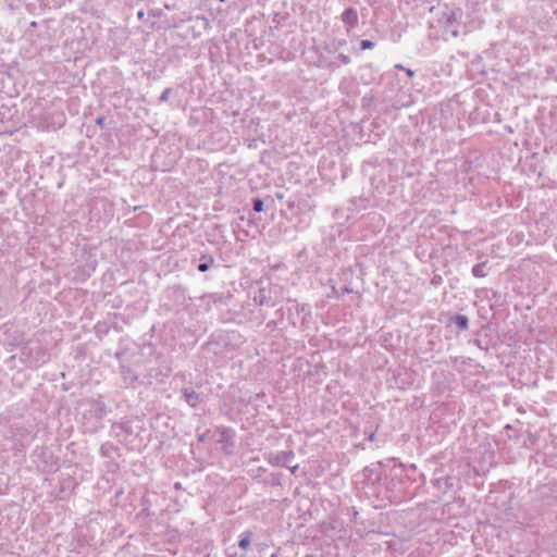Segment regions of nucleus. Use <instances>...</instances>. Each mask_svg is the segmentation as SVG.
<instances>
[{"mask_svg":"<svg viewBox=\"0 0 557 557\" xmlns=\"http://www.w3.org/2000/svg\"><path fill=\"white\" fill-rule=\"evenodd\" d=\"M342 20L345 24L349 25L350 27H354L358 23V14L357 11L352 8H349L344 11L342 14Z\"/></svg>","mask_w":557,"mask_h":557,"instance_id":"1","label":"nucleus"},{"mask_svg":"<svg viewBox=\"0 0 557 557\" xmlns=\"http://www.w3.org/2000/svg\"><path fill=\"white\" fill-rule=\"evenodd\" d=\"M250 542H251V533H250V532H246V533L242 536V539H240V541H239L238 545H239V547H240L242 549L247 550V549L249 548V546H250Z\"/></svg>","mask_w":557,"mask_h":557,"instance_id":"2","label":"nucleus"},{"mask_svg":"<svg viewBox=\"0 0 557 557\" xmlns=\"http://www.w3.org/2000/svg\"><path fill=\"white\" fill-rule=\"evenodd\" d=\"M454 321L457 324V326L460 329H466L468 326V320L463 315H456L454 318Z\"/></svg>","mask_w":557,"mask_h":557,"instance_id":"3","label":"nucleus"},{"mask_svg":"<svg viewBox=\"0 0 557 557\" xmlns=\"http://www.w3.org/2000/svg\"><path fill=\"white\" fill-rule=\"evenodd\" d=\"M186 400L191 405L196 406L198 403V395L195 392L185 393Z\"/></svg>","mask_w":557,"mask_h":557,"instance_id":"4","label":"nucleus"},{"mask_svg":"<svg viewBox=\"0 0 557 557\" xmlns=\"http://www.w3.org/2000/svg\"><path fill=\"white\" fill-rule=\"evenodd\" d=\"M253 210L256 212H261L263 210V202L261 199H256L253 201Z\"/></svg>","mask_w":557,"mask_h":557,"instance_id":"5","label":"nucleus"},{"mask_svg":"<svg viewBox=\"0 0 557 557\" xmlns=\"http://www.w3.org/2000/svg\"><path fill=\"white\" fill-rule=\"evenodd\" d=\"M373 46H374V44L370 40L364 39V40H361V42H360V48L362 50L371 49V48H373Z\"/></svg>","mask_w":557,"mask_h":557,"instance_id":"6","label":"nucleus"},{"mask_svg":"<svg viewBox=\"0 0 557 557\" xmlns=\"http://www.w3.org/2000/svg\"><path fill=\"white\" fill-rule=\"evenodd\" d=\"M473 273L476 275V276H483V265H475L473 268Z\"/></svg>","mask_w":557,"mask_h":557,"instance_id":"7","label":"nucleus"},{"mask_svg":"<svg viewBox=\"0 0 557 557\" xmlns=\"http://www.w3.org/2000/svg\"><path fill=\"white\" fill-rule=\"evenodd\" d=\"M396 67L404 70V67L401 65H396ZM405 71L409 77H412L414 75V72L410 69H405Z\"/></svg>","mask_w":557,"mask_h":557,"instance_id":"8","label":"nucleus"},{"mask_svg":"<svg viewBox=\"0 0 557 557\" xmlns=\"http://www.w3.org/2000/svg\"><path fill=\"white\" fill-rule=\"evenodd\" d=\"M208 269H209V264H207V263H200L198 267V270L200 272H206V271H208Z\"/></svg>","mask_w":557,"mask_h":557,"instance_id":"9","label":"nucleus"},{"mask_svg":"<svg viewBox=\"0 0 557 557\" xmlns=\"http://www.w3.org/2000/svg\"><path fill=\"white\" fill-rule=\"evenodd\" d=\"M96 122H97V124H98V125L102 126V125H103V123H104V119L99 117V119H97V121H96Z\"/></svg>","mask_w":557,"mask_h":557,"instance_id":"10","label":"nucleus"},{"mask_svg":"<svg viewBox=\"0 0 557 557\" xmlns=\"http://www.w3.org/2000/svg\"><path fill=\"white\" fill-rule=\"evenodd\" d=\"M554 14L556 15V18H557V10L554 12Z\"/></svg>","mask_w":557,"mask_h":557,"instance_id":"11","label":"nucleus"},{"mask_svg":"<svg viewBox=\"0 0 557 557\" xmlns=\"http://www.w3.org/2000/svg\"><path fill=\"white\" fill-rule=\"evenodd\" d=\"M271 557H277L276 555H272Z\"/></svg>","mask_w":557,"mask_h":557,"instance_id":"12","label":"nucleus"}]
</instances>
